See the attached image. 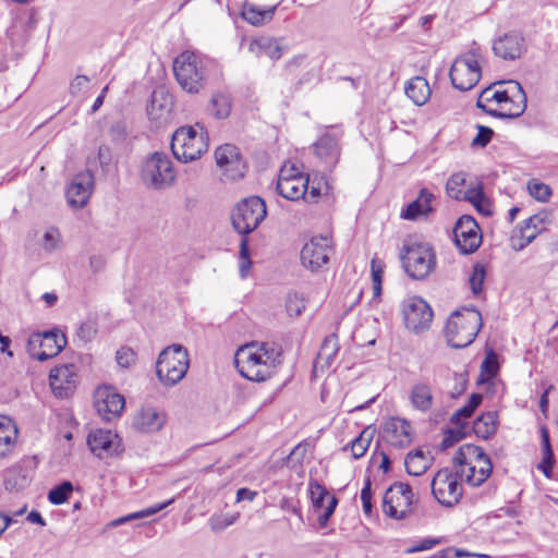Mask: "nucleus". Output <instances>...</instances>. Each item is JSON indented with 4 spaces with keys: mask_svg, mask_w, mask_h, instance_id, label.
Returning a JSON list of instances; mask_svg holds the SVG:
<instances>
[{
    "mask_svg": "<svg viewBox=\"0 0 558 558\" xmlns=\"http://www.w3.org/2000/svg\"><path fill=\"white\" fill-rule=\"evenodd\" d=\"M213 64V60L202 53L185 50L174 58L172 68L180 87L195 95L206 86Z\"/></svg>",
    "mask_w": 558,
    "mask_h": 558,
    "instance_id": "f257e3e1",
    "label": "nucleus"
},
{
    "mask_svg": "<svg viewBox=\"0 0 558 558\" xmlns=\"http://www.w3.org/2000/svg\"><path fill=\"white\" fill-rule=\"evenodd\" d=\"M483 326L482 314L475 307L454 311L446 324V338L450 347L463 349L474 342Z\"/></svg>",
    "mask_w": 558,
    "mask_h": 558,
    "instance_id": "f03ea898",
    "label": "nucleus"
},
{
    "mask_svg": "<svg viewBox=\"0 0 558 558\" xmlns=\"http://www.w3.org/2000/svg\"><path fill=\"white\" fill-rule=\"evenodd\" d=\"M171 149L179 161H194L208 149L207 132L198 123L181 126L172 135Z\"/></svg>",
    "mask_w": 558,
    "mask_h": 558,
    "instance_id": "7ed1b4c3",
    "label": "nucleus"
},
{
    "mask_svg": "<svg viewBox=\"0 0 558 558\" xmlns=\"http://www.w3.org/2000/svg\"><path fill=\"white\" fill-rule=\"evenodd\" d=\"M175 177L172 160L166 153L149 154L141 163L140 178L148 189L167 190L174 183Z\"/></svg>",
    "mask_w": 558,
    "mask_h": 558,
    "instance_id": "20e7f679",
    "label": "nucleus"
},
{
    "mask_svg": "<svg viewBox=\"0 0 558 558\" xmlns=\"http://www.w3.org/2000/svg\"><path fill=\"white\" fill-rule=\"evenodd\" d=\"M190 357L186 348L182 344H171L165 348L156 362V374L165 386H174L187 373Z\"/></svg>",
    "mask_w": 558,
    "mask_h": 558,
    "instance_id": "39448f33",
    "label": "nucleus"
},
{
    "mask_svg": "<svg viewBox=\"0 0 558 558\" xmlns=\"http://www.w3.org/2000/svg\"><path fill=\"white\" fill-rule=\"evenodd\" d=\"M484 57L478 49H471L459 54L452 62L449 77L454 88L472 89L481 80Z\"/></svg>",
    "mask_w": 558,
    "mask_h": 558,
    "instance_id": "423d86ee",
    "label": "nucleus"
},
{
    "mask_svg": "<svg viewBox=\"0 0 558 558\" xmlns=\"http://www.w3.org/2000/svg\"><path fill=\"white\" fill-rule=\"evenodd\" d=\"M446 193L453 199L469 202L485 216L492 214V206L484 194L483 183L468 182L466 173L463 171L454 172L449 177Z\"/></svg>",
    "mask_w": 558,
    "mask_h": 558,
    "instance_id": "0eeeda50",
    "label": "nucleus"
},
{
    "mask_svg": "<svg viewBox=\"0 0 558 558\" xmlns=\"http://www.w3.org/2000/svg\"><path fill=\"white\" fill-rule=\"evenodd\" d=\"M267 215L266 204L258 196L240 202L232 211V225L238 233L246 235L253 232Z\"/></svg>",
    "mask_w": 558,
    "mask_h": 558,
    "instance_id": "6e6552de",
    "label": "nucleus"
},
{
    "mask_svg": "<svg viewBox=\"0 0 558 558\" xmlns=\"http://www.w3.org/2000/svg\"><path fill=\"white\" fill-rule=\"evenodd\" d=\"M400 258L404 271L415 280L425 279L436 267L433 246H403Z\"/></svg>",
    "mask_w": 558,
    "mask_h": 558,
    "instance_id": "1a4fd4ad",
    "label": "nucleus"
},
{
    "mask_svg": "<svg viewBox=\"0 0 558 558\" xmlns=\"http://www.w3.org/2000/svg\"><path fill=\"white\" fill-rule=\"evenodd\" d=\"M263 360L260 349L255 342L239 348L234 355L238 372L252 381H264L270 376L268 366Z\"/></svg>",
    "mask_w": 558,
    "mask_h": 558,
    "instance_id": "9d476101",
    "label": "nucleus"
},
{
    "mask_svg": "<svg viewBox=\"0 0 558 558\" xmlns=\"http://www.w3.org/2000/svg\"><path fill=\"white\" fill-rule=\"evenodd\" d=\"M66 337L59 329L34 332L27 340L29 355L40 362L57 356L66 345Z\"/></svg>",
    "mask_w": 558,
    "mask_h": 558,
    "instance_id": "9b49d317",
    "label": "nucleus"
},
{
    "mask_svg": "<svg viewBox=\"0 0 558 558\" xmlns=\"http://www.w3.org/2000/svg\"><path fill=\"white\" fill-rule=\"evenodd\" d=\"M310 179L302 169L292 161H287L280 168L277 181V192L289 201H299L305 197Z\"/></svg>",
    "mask_w": 558,
    "mask_h": 558,
    "instance_id": "f8f14e48",
    "label": "nucleus"
},
{
    "mask_svg": "<svg viewBox=\"0 0 558 558\" xmlns=\"http://www.w3.org/2000/svg\"><path fill=\"white\" fill-rule=\"evenodd\" d=\"M460 474L448 468L440 469L432 480L430 487L435 499L445 507H453L463 495L462 485L459 483Z\"/></svg>",
    "mask_w": 558,
    "mask_h": 558,
    "instance_id": "ddd939ff",
    "label": "nucleus"
},
{
    "mask_svg": "<svg viewBox=\"0 0 558 558\" xmlns=\"http://www.w3.org/2000/svg\"><path fill=\"white\" fill-rule=\"evenodd\" d=\"M413 492L409 484L395 482L383 498V511L386 515L402 520L412 512Z\"/></svg>",
    "mask_w": 558,
    "mask_h": 558,
    "instance_id": "4468645a",
    "label": "nucleus"
},
{
    "mask_svg": "<svg viewBox=\"0 0 558 558\" xmlns=\"http://www.w3.org/2000/svg\"><path fill=\"white\" fill-rule=\"evenodd\" d=\"M402 315L405 327L415 333L429 329L434 317L429 304L420 296L404 300Z\"/></svg>",
    "mask_w": 558,
    "mask_h": 558,
    "instance_id": "2eb2a0df",
    "label": "nucleus"
},
{
    "mask_svg": "<svg viewBox=\"0 0 558 558\" xmlns=\"http://www.w3.org/2000/svg\"><path fill=\"white\" fill-rule=\"evenodd\" d=\"M215 159L222 180L235 181L244 177L246 163L236 146L232 144L219 146L215 151Z\"/></svg>",
    "mask_w": 558,
    "mask_h": 558,
    "instance_id": "dca6fc26",
    "label": "nucleus"
},
{
    "mask_svg": "<svg viewBox=\"0 0 558 558\" xmlns=\"http://www.w3.org/2000/svg\"><path fill=\"white\" fill-rule=\"evenodd\" d=\"M501 100L497 107L498 118L513 119L520 117L526 109V95L517 81L505 82Z\"/></svg>",
    "mask_w": 558,
    "mask_h": 558,
    "instance_id": "f3484780",
    "label": "nucleus"
},
{
    "mask_svg": "<svg viewBox=\"0 0 558 558\" xmlns=\"http://www.w3.org/2000/svg\"><path fill=\"white\" fill-rule=\"evenodd\" d=\"M87 445L99 459L118 457L124 451L122 439L110 429H97L90 433Z\"/></svg>",
    "mask_w": 558,
    "mask_h": 558,
    "instance_id": "a211bd4d",
    "label": "nucleus"
},
{
    "mask_svg": "<svg viewBox=\"0 0 558 558\" xmlns=\"http://www.w3.org/2000/svg\"><path fill=\"white\" fill-rule=\"evenodd\" d=\"M125 405L124 397L114 391L111 387H104L97 390L95 408L98 414L107 422L121 415Z\"/></svg>",
    "mask_w": 558,
    "mask_h": 558,
    "instance_id": "6ab92c4d",
    "label": "nucleus"
},
{
    "mask_svg": "<svg viewBox=\"0 0 558 558\" xmlns=\"http://www.w3.org/2000/svg\"><path fill=\"white\" fill-rule=\"evenodd\" d=\"M94 189V175L90 171H83L74 175L68 190L66 199L71 207H84Z\"/></svg>",
    "mask_w": 558,
    "mask_h": 558,
    "instance_id": "aec40b11",
    "label": "nucleus"
},
{
    "mask_svg": "<svg viewBox=\"0 0 558 558\" xmlns=\"http://www.w3.org/2000/svg\"><path fill=\"white\" fill-rule=\"evenodd\" d=\"M76 372L73 364H62L50 371L49 381L57 397L65 398L73 393L76 387Z\"/></svg>",
    "mask_w": 558,
    "mask_h": 558,
    "instance_id": "412c9836",
    "label": "nucleus"
},
{
    "mask_svg": "<svg viewBox=\"0 0 558 558\" xmlns=\"http://www.w3.org/2000/svg\"><path fill=\"white\" fill-rule=\"evenodd\" d=\"M342 132L339 130L326 131L315 143L316 155L325 162L327 167H333L340 156L339 140Z\"/></svg>",
    "mask_w": 558,
    "mask_h": 558,
    "instance_id": "4be33fe9",
    "label": "nucleus"
},
{
    "mask_svg": "<svg viewBox=\"0 0 558 558\" xmlns=\"http://www.w3.org/2000/svg\"><path fill=\"white\" fill-rule=\"evenodd\" d=\"M493 50L504 60H515L525 50L524 38L515 32L507 33L494 41Z\"/></svg>",
    "mask_w": 558,
    "mask_h": 558,
    "instance_id": "5701e85b",
    "label": "nucleus"
},
{
    "mask_svg": "<svg viewBox=\"0 0 558 558\" xmlns=\"http://www.w3.org/2000/svg\"><path fill=\"white\" fill-rule=\"evenodd\" d=\"M384 432L388 442L396 448H404L412 441V427L405 418H389L385 423Z\"/></svg>",
    "mask_w": 558,
    "mask_h": 558,
    "instance_id": "b1692460",
    "label": "nucleus"
},
{
    "mask_svg": "<svg viewBox=\"0 0 558 558\" xmlns=\"http://www.w3.org/2000/svg\"><path fill=\"white\" fill-rule=\"evenodd\" d=\"M436 199L434 193L423 187L420 190L416 199L402 209L400 217L405 220H417L427 217L433 210V202Z\"/></svg>",
    "mask_w": 558,
    "mask_h": 558,
    "instance_id": "393cba45",
    "label": "nucleus"
},
{
    "mask_svg": "<svg viewBox=\"0 0 558 558\" xmlns=\"http://www.w3.org/2000/svg\"><path fill=\"white\" fill-rule=\"evenodd\" d=\"M454 244H481L482 233L476 220L471 216H462L453 227Z\"/></svg>",
    "mask_w": 558,
    "mask_h": 558,
    "instance_id": "a878e982",
    "label": "nucleus"
},
{
    "mask_svg": "<svg viewBox=\"0 0 558 558\" xmlns=\"http://www.w3.org/2000/svg\"><path fill=\"white\" fill-rule=\"evenodd\" d=\"M486 459L490 458L485 453L482 447L473 444H464L457 450L452 462L454 469H457V473L462 477L465 473V465H471L473 462L481 464L482 462H486Z\"/></svg>",
    "mask_w": 558,
    "mask_h": 558,
    "instance_id": "bb28decb",
    "label": "nucleus"
},
{
    "mask_svg": "<svg viewBox=\"0 0 558 558\" xmlns=\"http://www.w3.org/2000/svg\"><path fill=\"white\" fill-rule=\"evenodd\" d=\"M551 221V213L543 210L536 215L527 218L520 226L519 239L525 241L526 244L531 243L541 232L546 230L547 225Z\"/></svg>",
    "mask_w": 558,
    "mask_h": 558,
    "instance_id": "cd10ccee",
    "label": "nucleus"
},
{
    "mask_svg": "<svg viewBox=\"0 0 558 558\" xmlns=\"http://www.w3.org/2000/svg\"><path fill=\"white\" fill-rule=\"evenodd\" d=\"M172 96L163 88L155 89L147 106V114L150 120H167L172 110Z\"/></svg>",
    "mask_w": 558,
    "mask_h": 558,
    "instance_id": "c85d7f7f",
    "label": "nucleus"
},
{
    "mask_svg": "<svg viewBox=\"0 0 558 558\" xmlns=\"http://www.w3.org/2000/svg\"><path fill=\"white\" fill-rule=\"evenodd\" d=\"M165 423V415L151 407L143 408L133 418V427L142 433L158 432Z\"/></svg>",
    "mask_w": 558,
    "mask_h": 558,
    "instance_id": "c756f323",
    "label": "nucleus"
},
{
    "mask_svg": "<svg viewBox=\"0 0 558 558\" xmlns=\"http://www.w3.org/2000/svg\"><path fill=\"white\" fill-rule=\"evenodd\" d=\"M19 429L15 422L5 415H0V458L13 453L17 441Z\"/></svg>",
    "mask_w": 558,
    "mask_h": 558,
    "instance_id": "7c9ffc66",
    "label": "nucleus"
},
{
    "mask_svg": "<svg viewBox=\"0 0 558 558\" xmlns=\"http://www.w3.org/2000/svg\"><path fill=\"white\" fill-rule=\"evenodd\" d=\"M248 51L256 57L267 56L271 60H278L283 53V47L276 38L260 36L248 43Z\"/></svg>",
    "mask_w": 558,
    "mask_h": 558,
    "instance_id": "2f4dec72",
    "label": "nucleus"
},
{
    "mask_svg": "<svg viewBox=\"0 0 558 558\" xmlns=\"http://www.w3.org/2000/svg\"><path fill=\"white\" fill-rule=\"evenodd\" d=\"M409 400L414 410L421 413L430 411L434 405V395L430 385L427 383L414 384L410 390Z\"/></svg>",
    "mask_w": 558,
    "mask_h": 558,
    "instance_id": "473e14b6",
    "label": "nucleus"
},
{
    "mask_svg": "<svg viewBox=\"0 0 558 558\" xmlns=\"http://www.w3.org/2000/svg\"><path fill=\"white\" fill-rule=\"evenodd\" d=\"M405 95L416 106L425 105L432 95V89L428 81L423 76H414L410 78L404 86Z\"/></svg>",
    "mask_w": 558,
    "mask_h": 558,
    "instance_id": "72a5a7b5",
    "label": "nucleus"
},
{
    "mask_svg": "<svg viewBox=\"0 0 558 558\" xmlns=\"http://www.w3.org/2000/svg\"><path fill=\"white\" fill-rule=\"evenodd\" d=\"M332 246H302L300 257L303 266L317 270L329 260Z\"/></svg>",
    "mask_w": 558,
    "mask_h": 558,
    "instance_id": "f704fd0d",
    "label": "nucleus"
},
{
    "mask_svg": "<svg viewBox=\"0 0 558 558\" xmlns=\"http://www.w3.org/2000/svg\"><path fill=\"white\" fill-rule=\"evenodd\" d=\"M505 82L496 83L483 89L477 98V107L486 113L496 117L497 107L501 100Z\"/></svg>",
    "mask_w": 558,
    "mask_h": 558,
    "instance_id": "c9c22d12",
    "label": "nucleus"
},
{
    "mask_svg": "<svg viewBox=\"0 0 558 558\" xmlns=\"http://www.w3.org/2000/svg\"><path fill=\"white\" fill-rule=\"evenodd\" d=\"M492 471V461L490 459H486V462H482L481 464L473 462L471 465H465V473L461 478H464L465 483L469 485L477 487L489 477Z\"/></svg>",
    "mask_w": 558,
    "mask_h": 558,
    "instance_id": "e433bc0d",
    "label": "nucleus"
},
{
    "mask_svg": "<svg viewBox=\"0 0 558 558\" xmlns=\"http://www.w3.org/2000/svg\"><path fill=\"white\" fill-rule=\"evenodd\" d=\"M429 458L422 449L410 451L404 459L405 471L409 475L420 476L429 468Z\"/></svg>",
    "mask_w": 558,
    "mask_h": 558,
    "instance_id": "4c0bfd02",
    "label": "nucleus"
},
{
    "mask_svg": "<svg viewBox=\"0 0 558 558\" xmlns=\"http://www.w3.org/2000/svg\"><path fill=\"white\" fill-rule=\"evenodd\" d=\"M496 418L497 415L495 412H487L480 415L473 422L474 434L482 439H489L497 430Z\"/></svg>",
    "mask_w": 558,
    "mask_h": 558,
    "instance_id": "58836bf2",
    "label": "nucleus"
},
{
    "mask_svg": "<svg viewBox=\"0 0 558 558\" xmlns=\"http://www.w3.org/2000/svg\"><path fill=\"white\" fill-rule=\"evenodd\" d=\"M277 7H270L263 10L254 4H245L242 10V17L250 24L258 26L266 21H270L275 14Z\"/></svg>",
    "mask_w": 558,
    "mask_h": 558,
    "instance_id": "ea45409f",
    "label": "nucleus"
},
{
    "mask_svg": "<svg viewBox=\"0 0 558 558\" xmlns=\"http://www.w3.org/2000/svg\"><path fill=\"white\" fill-rule=\"evenodd\" d=\"M173 501H174V499L171 498V499H169L167 501L156 504V505L150 506V507H148L146 509H143L141 511H136V512L130 513L128 515L114 519L108 525L112 526V527H116V526L122 525V524L128 523V522L133 521V520H138V519H144V518L150 517V515L156 514L159 511L163 510L165 508L170 506Z\"/></svg>",
    "mask_w": 558,
    "mask_h": 558,
    "instance_id": "a19ab883",
    "label": "nucleus"
},
{
    "mask_svg": "<svg viewBox=\"0 0 558 558\" xmlns=\"http://www.w3.org/2000/svg\"><path fill=\"white\" fill-rule=\"evenodd\" d=\"M543 460L538 465L546 477H551L554 468V451L550 446L549 434L546 427L541 428Z\"/></svg>",
    "mask_w": 558,
    "mask_h": 558,
    "instance_id": "79ce46f5",
    "label": "nucleus"
},
{
    "mask_svg": "<svg viewBox=\"0 0 558 558\" xmlns=\"http://www.w3.org/2000/svg\"><path fill=\"white\" fill-rule=\"evenodd\" d=\"M339 348L338 336L336 333L327 336L322 343L318 352V359L325 361L327 366H330L339 351Z\"/></svg>",
    "mask_w": 558,
    "mask_h": 558,
    "instance_id": "37998d69",
    "label": "nucleus"
},
{
    "mask_svg": "<svg viewBox=\"0 0 558 558\" xmlns=\"http://www.w3.org/2000/svg\"><path fill=\"white\" fill-rule=\"evenodd\" d=\"M73 492V484L70 481H63L61 484L52 487L48 493L50 504L59 506L68 501Z\"/></svg>",
    "mask_w": 558,
    "mask_h": 558,
    "instance_id": "c03bdc74",
    "label": "nucleus"
},
{
    "mask_svg": "<svg viewBox=\"0 0 558 558\" xmlns=\"http://www.w3.org/2000/svg\"><path fill=\"white\" fill-rule=\"evenodd\" d=\"M486 278V266L485 264L477 262L473 265L472 275L469 278L471 291L474 295H477L483 290V284Z\"/></svg>",
    "mask_w": 558,
    "mask_h": 558,
    "instance_id": "a18cd8bd",
    "label": "nucleus"
},
{
    "mask_svg": "<svg viewBox=\"0 0 558 558\" xmlns=\"http://www.w3.org/2000/svg\"><path fill=\"white\" fill-rule=\"evenodd\" d=\"M257 348L260 349V354L264 357L263 361H265L269 372L271 373V368L275 367L276 363H279L281 348L275 343L270 344L266 342L257 344Z\"/></svg>",
    "mask_w": 558,
    "mask_h": 558,
    "instance_id": "49530a36",
    "label": "nucleus"
},
{
    "mask_svg": "<svg viewBox=\"0 0 558 558\" xmlns=\"http://www.w3.org/2000/svg\"><path fill=\"white\" fill-rule=\"evenodd\" d=\"M231 111V101L227 95L218 94L211 98V112L218 119H226Z\"/></svg>",
    "mask_w": 558,
    "mask_h": 558,
    "instance_id": "de8ad7c7",
    "label": "nucleus"
},
{
    "mask_svg": "<svg viewBox=\"0 0 558 558\" xmlns=\"http://www.w3.org/2000/svg\"><path fill=\"white\" fill-rule=\"evenodd\" d=\"M372 441V435H367V430H363L348 446L354 459H359L365 454Z\"/></svg>",
    "mask_w": 558,
    "mask_h": 558,
    "instance_id": "09e8293b",
    "label": "nucleus"
},
{
    "mask_svg": "<svg viewBox=\"0 0 558 558\" xmlns=\"http://www.w3.org/2000/svg\"><path fill=\"white\" fill-rule=\"evenodd\" d=\"M310 493L314 509L318 510L324 507L325 499L331 497L328 490L317 481L310 482Z\"/></svg>",
    "mask_w": 558,
    "mask_h": 558,
    "instance_id": "8fccbe9b",
    "label": "nucleus"
},
{
    "mask_svg": "<svg viewBox=\"0 0 558 558\" xmlns=\"http://www.w3.org/2000/svg\"><path fill=\"white\" fill-rule=\"evenodd\" d=\"M527 190L533 198L542 203L548 202L553 193L549 185L536 180L529 182Z\"/></svg>",
    "mask_w": 558,
    "mask_h": 558,
    "instance_id": "3c124183",
    "label": "nucleus"
},
{
    "mask_svg": "<svg viewBox=\"0 0 558 558\" xmlns=\"http://www.w3.org/2000/svg\"><path fill=\"white\" fill-rule=\"evenodd\" d=\"M465 436H466V433L464 430L463 425H461L460 427L446 429L445 436L440 442V449L446 450V449L452 447L454 444L462 440Z\"/></svg>",
    "mask_w": 558,
    "mask_h": 558,
    "instance_id": "603ef678",
    "label": "nucleus"
},
{
    "mask_svg": "<svg viewBox=\"0 0 558 558\" xmlns=\"http://www.w3.org/2000/svg\"><path fill=\"white\" fill-rule=\"evenodd\" d=\"M251 246H240L239 253V274L241 279H246L252 268Z\"/></svg>",
    "mask_w": 558,
    "mask_h": 558,
    "instance_id": "864d4df0",
    "label": "nucleus"
},
{
    "mask_svg": "<svg viewBox=\"0 0 558 558\" xmlns=\"http://www.w3.org/2000/svg\"><path fill=\"white\" fill-rule=\"evenodd\" d=\"M308 448L310 444L306 441L298 444L287 458L288 465L294 468L295 465L302 464L307 454Z\"/></svg>",
    "mask_w": 558,
    "mask_h": 558,
    "instance_id": "5fc2aeb1",
    "label": "nucleus"
},
{
    "mask_svg": "<svg viewBox=\"0 0 558 558\" xmlns=\"http://www.w3.org/2000/svg\"><path fill=\"white\" fill-rule=\"evenodd\" d=\"M136 359L135 352L131 348L122 347L116 353V361L121 367H130Z\"/></svg>",
    "mask_w": 558,
    "mask_h": 558,
    "instance_id": "6e6d98bb",
    "label": "nucleus"
},
{
    "mask_svg": "<svg viewBox=\"0 0 558 558\" xmlns=\"http://www.w3.org/2000/svg\"><path fill=\"white\" fill-rule=\"evenodd\" d=\"M442 542L440 537H426L405 550L407 554H415L434 548Z\"/></svg>",
    "mask_w": 558,
    "mask_h": 558,
    "instance_id": "4d7b16f0",
    "label": "nucleus"
},
{
    "mask_svg": "<svg viewBox=\"0 0 558 558\" xmlns=\"http://www.w3.org/2000/svg\"><path fill=\"white\" fill-rule=\"evenodd\" d=\"M481 368L483 372L489 375V377H495L498 373V361L496 353L490 350L484 361L482 362Z\"/></svg>",
    "mask_w": 558,
    "mask_h": 558,
    "instance_id": "13d9d810",
    "label": "nucleus"
},
{
    "mask_svg": "<svg viewBox=\"0 0 558 558\" xmlns=\"http://www.w3.org/2000/svg\"><path fill=\"white\" fill-rule=\"evenodd\" d=\"M482 401L483 396L481 393H472L468 403L458 411L463 415L464 418H469L473 415L474 411L477 409V407H480Z\"/></svg>",
    "mask_w": 558,
    "mask_h": 558,
    "instance_id": "bf43d9fd",
    "label": "nucleus"
},
{
    "mask_svg": "<svg viewBox=\"0 0 558 558\" xmlns=\"http://www.w3.org/2000/svg\"><path fill=\"white\" fill-rule=\"evenodd\" d=\"M89 86V78L85 75H76L70 83V93L72 96L84 94Z\"/></svg>",
    "mask_w": 558,
    "mask_h": 558,
    "instance_id": "052dcab7",
    "label": "nucleus"
},
{
    "mask_svg": "<svg viewBox=\"0 0 558 558\" xmlns=\"http://www.w3.org/2000/svg\"><path fill=\"white\" fill-rule=\"evenodd\" d=\"M338 505V499L336 496L329 497L328 505L325 507V510L323 513H320L317 518L318 525L320 527H325L330 519V517L333 514L336 508Z\"/></svg>",
    "mask_w": 558,
    "mask_h": 558,
    "instance_id": "680f3d73",
    "label": "nucleus"
},
{
    "mask_svg": "<svg viewBox=\"0 0 558 558\" xmlns=\"http://www.w3.org/2000/svg\"><path fill=\"white\" fill-rule=\"evenodd\" d=\"M477 129L478 132L477 135L472 141V145L485 147L492 138L493 130L483 125H478Z\"/></svg>",
    "mask_w": 558,
    "mask_h": 558,
    "instance_id": "e2e57ef3",
    "label": "nucleus"
},
{
    "mask_svg": "<svg viewBox=\"0 0 558 558\" xmlns=\"http://www.w3.org/2000/svg\"><path fill=\"white\" fill-rule=\"evenodd\" d=\"M386 264L383 259L377 256L373 257L371 260V274L372 281H383V275L385 270Z\"/></svg>",
    "mask_w": 558,
    "mask_h": 558,
    "instance_id": "0e129e2a",
    "label": "nucleus"
},
{
    "mask_svg": "<svg viewBox=\"0 0 558 558\" xmlns=\"http://www.w3.org/2000/svg\"><path fill=\"white\" fill-rule=\"evenodd\" d=\"M96 333V328L92 322L82 323L77 336L84 341H90Z\"/></svg>",
    "mask_w": 558,
    "mask_h": 558,
    "instance_id": "69168bd1",
    "label": "nucleus"
},
{
    "mask_svg": "<svg viewBox=\"0 0 558 558\" xmlns=\"http://www.w3.org/2000/svg\"><path fill=\"white\" fill-rule=\"evenodd\" d=\"M320 196V187L312 184L311 186L308 185V189L305 192V197H302L301 199H304L306 203H317Z\"/></svg>",
    "mask_w": 558,
    "mask_h": 558,
    "instance_id": "338daca9",
    "label": "nucleus"
},
{
    "mask_svg": "<svg viewBox=\"0 0 558 558\" xmlns=\"http://www.w3.org/2000/svg\"><path fill=\"white\" fill-rule=\"evenodd\" d=\"M209 524L213 531H222L232 524V521H227L222 517H211L209 519Z\"/></svg>",
    "mask_w": 558,
    "mask_h": 558,
    "instance_id": "774afa93",
    "label": "nucleus"
}]
</instances>
